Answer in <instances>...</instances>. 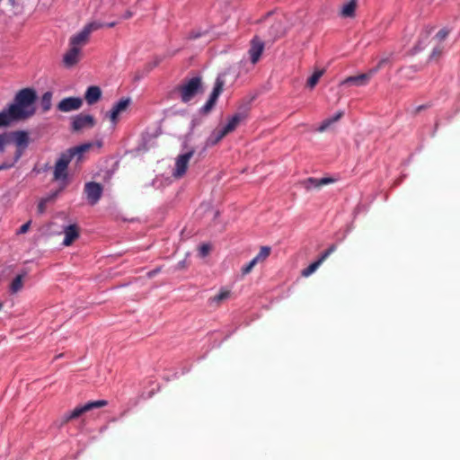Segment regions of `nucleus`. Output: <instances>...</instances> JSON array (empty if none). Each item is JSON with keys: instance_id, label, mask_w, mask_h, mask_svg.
I'll use <instances>...</instances> for the list:
<instances>
[{"instance_id": "1", "label": "nucleus", "mask_w": 460, "mask_h": 460, "mask_svg": "<svg viewBox=\"0 0 460 460\" xmlns=\"http://www.w3.org/2000/svg\"><path fill=\"white\" fill-rule=\"evenodd\" d=\"M36 91L32 88H23L14 96L13 102L8 106L11 111L22 121L35 114Z\"/></svg>"}, {"instance_id": "2", "label": "nucleus", "mask_w": 460, "mask_h": 460, "mask_svg": "<svg viewBox=\"0 0 460 460\" xmlns=\"http://www.w3.org/2000/svg\"><path fill=\"white\" fill-rule=\"evenodd\" d=\"M91 144H83L62 153L55 164L53 172V180L57 181H66L67 179L68 164L72 159L77 156V160L81 159L82 155L88 151Z\"/></svg>"}, {"instance_id": "3", "label": "nucleus", "mask_w": 460, "mask_h": 460, "mask_svg": "<svg viewBox=\"0 0 460 460\" xmlns=\"http://www.w3.org/2000/svg\"><path fill=\"white\" fill-rule=\"evenodd\" d=\"M102 26L103 24L98 22L87 23L79 32L69 39V47H75L82 50L83 47L89 42L91 33L99 30Z\"/></svg>"}, {"instance_id": "4", "label": "nucleus", "mask_w": 460, "mask_h": 460, "mask_svg": "<svg viewBox=\"0 0 460 460\" xmlns=\"http://www.w3.org/2000/svg\"><path fill=\"white\" fill-rule=\"evenodd\" d=\"M108 404V402L106 400H98V401H93L88 402L84 405L76 406L73 411L66 412L61 418H60V426L66 425L67 422H69L72 420L77 419L80 416H82L84 413L90 411L96 408H102Z\"/></svg>"}, {"instance_id": "5", "label": "nucleus", "mask_w": 460, "mask_h": 460, "mask_svg": "<svg viewBox=\"0 0 460 460\" xmlns=\"http://www.w3.org/2000/svg\"><path fill=\"white\" fill-rule=\"evenodd\" d=\"M10 143L13 142L16 146L13 160L18 162L23 155L30 144L29 133L25 130L8 131Z\"/></svg>"}, {"instance_id": "6", "label": "nucleus", "mask_w": 460, "mask_h": 460, "mask_svg": "<svg viewBox=\"0 0 460 460\" xmlns=\"http://www.w3.org/2000/svg\"><path fill=\"white\" fill-rule=\"evenodd\" d=\"M201 88V78L195 76L178 87L181 99L183 102L192 100Z\"/></svg>"}, {"instance_id": "7", "label": "nucleus", "mask_w": 460, "mask_h": 460, "mask_svg": "<svg viewBox=\"0 0 460 460\" xmlns=\"http://www.w3.org/2000/svg\"><path fill=\"white\" fill-rule=\"evenodd\" d=\"M250 107L243 105L238 109V111L234 113L227 121V123L222 128L227 134L234 132L239 124L244 121L249 115Z\"/></svg>"}, {"instance_id": "8", "label": "nucleus", "mask_w": 460, "mask_h": 460, "mask_svg": "<svg viewBox=\"0 0 460 460\" xmlns=\"http://www.w3.org/2000/svg\"><path fill=\"white\" fill-rule=\"evenodd\" d=\"M84 191L86 195L88 202L91 205H95L102 198L103 188L98 182L90 181L85 183Z\"/></svg>"}, {"instance_id": "9", "label": "nucleus", "mask_w": 460, "mask_h": 460, "mask_svg": "<svg viewBox=\"0 0 460 460\" xmlns=\"http://www.w3.org/2000/svg\"><path fill=\"white\" fill-rule=\"evenodd\" d=\"M95 125V119L92 115L79 114L73 118L71 128L74 132L81 131L84 128H92Z\"/></svg>"}, {"instance_id": "10", "label": "nucleus", "mask_w": 460, "mask_h": 460, "mask_svg": "<svg viewBox=\"0 0 460 460\" xmlns=\"http://www.w3.org/2000/svg\"><path fill=\"white\" fill-rule=\"evenodd\" d=\"M193 155L194 151L190 150L185 154L178 155L175 161V169L172 173L175 178H181L186 173L190 160Z\"/></svg>"}, {"instance_id": "11", "label": "nucleus", "mask_w": 460, "mask_h": 460, "mask_svg": "<svg viewBox=\"0 0 460 460\" xmlns=\"http://www.w3.org/2000/svg\"><path fill=\"white\" fill-rule=\"evenodd\" d=\"M337 245L332 244L326 251H324L320 258L314 262L311 263L307 268L304 269L301 272L303 277H309L312 275L322 264L323 262L336 251Z\"/></svg>"}, {"instance_id": "12", "label": "nucleus", "mask_w": 460, "mask_h": 460, "mask_svg": "<svg viewBox=\"0 0 460 460\" xmlns=\"http://www.w3.org/2000/svg\"><path fill=\"white\" fill-rule=\"evenodd\" d=\"M264 50V42L257 36L251 40V46L248 50L250 60L252 64H256Z\"/></svg>"}, {"instance_id": "13", "label": "nucleus", "mask_w": 460, "mask_h": 460, "mask_svg": "<svg viewBox=\"0 0 460 460\" xmlns=\"http://www.w3.org/2000/svg\"><path fill=\"white\" fill-rule=\"evenodd\" d=\"M83 105V100L79 97H67L58 104V110L62 112H70L79 110Z\"/></svg>"}, {"instance_id": "14", "label": "nucleus", "mask_w": 460, "mask_h": 460, "mask_svg": "<svg viewBox=\"0 0 460 460\" xmlns=\"http://www.w3.org/2000/svg\"><path fill=\"white\" fill-rule=\"evenodd\" d=\"M335 181L336 180L332 177H324L322 179L310 177V178L305 179L302 182V185L305 190H310L313 188L320 189L324 185H328V184L335 182Z\"/></svg>"}, {"instance_id": "15", "label": "nucleus", "mask_w": 460, "mask_h": 460, "mask_svg": "<svg viewBox=\"0 0 460 460\" xmlns=\"http://www.w3.org/2000/svg\"><path fill=\"white\" fill-rule=\"evenodd\" d=\"M129 104H130V99L123 98V99L119 100V102H117L116 104L113 105L112 109L111 110V111L109 113V118L113 124L117 123L119 115L121 112L125 111L128 109V107L129 106Z\"/></svg>"}, {"instance_id": "16", "label": "nucleus", "mask_w": 460, "mask_h": 460, "mask_svg": "<svg viewBox=\"0 0 460 460\" xmlns=\"http://www.w3.org/2000/svg\"><path fill=\"white\" fill-rule=\"evenodd\" d=\"M373 73L369 70L368 73L360 74L358 75L349 76L341 81V85L354 84L357 86H362L367 84L368 81L372 77Z\"/></svg>"}, {"instance_id": "17", "label": "nucleus", "mask_w": 460, "mask_h": 460, "mask_svg": "<svg viewBox=\"0 0 460 460\" xmlns=\"http://www.w3.org/2000/svg\"><path fill=\"white\" fill-rule=\"evenodd\" d=\"M81 51L82 50L75 47H69V49L66 52V54L63 57V62L65 66L67 67H71L77 64L81 58Z\"/></svg>"}, {"instance_id": "18", "label": "nucleus", "mask_w": 460, "mask_h": 460, "mask_svg": "<svg viewBox=\"0 0 460 460\" xmlns=\"http://www.w3.org/2000/svg\"><path fill=\"white\" fill-rule=\"evenodd\" d=\"M65 239L63 244L65 246L71 245L79 237V228L76 225H69L64 228Z\"/></svg>"}, {"instance_id": "19", "label": "nucleus", "mask_w": 460, "mask_h": 460, "mask_svg": "<svg viewBox=\"0 0 460 460\" xmlns=\"http://www.w3.org/2000/svg\"><path fill=\"white\" fill-rule=\"evenodd\" d=\"M20 121L17 117L11 111L9 106L0 111V128H6L13 122Z\"/></svg>"}, {"instance_id": "20", "label": "nucleus", "mask_w": 460, "mask_h": 460, "mask_svg": "<svg viewBox=\"0 0 460 460\" xmlns=\"http://www.w3.org/2000/svg\"><path fill=\"white\" fill-rule=\"evenodd\" d=\"M102 97V91L99 86L92 85L87 88L84 99L89 105L96 103Z\"/></svg>"}, {"instance_id": "21", "label": "nucleus", "mask_w": 460, "mask_h": 460, "mask_svg": "<svg viewBox=\"0 0 460 460\" xmlns=\"http://www.w3.org/2000/svg\"><path fill=\"white\" fill-rule=\"evenodd\" d=\"M358 6V0H349L341 10V16L344 18H353Z\"/></svg>"}, {"instance_id": "22", "label": "nucleus", "mask_w": 460, "mask_h": 460, "mask_svg": "<svg viewBox=\"0 0 460 460\" xmlns=\"http://www.w3.org/2000/svg\"><path fill=\"white\" fill-rule=\"evenodd\" d=\"M225 80L221 76H217L212 93L209 95L208 101L217 103L219 95L224 90Z\"/></svg>"}, {"instance_id": "23", "label": "nucleus", "mask_w": 460, "mask_h": 460, "mask_svg": "<svg viewBox=\"0 0 460 460\" xmlns=\"http://www.w3.org/2000/svg\"><path fill=\"white\" fill-rule=\"evenodd\" d=\"M228 134L223 129H215L207 140L208 146H215L220 142Z\"/></svg>"}, {"instance_id": "24", "label": "nucleus", "mask_w": 460, "mask_h": 460, "mask_svg": "<svg viewBox=\"0 0 460 460\" xmlns=\"http://www.w3.org/2000/svg\"><path fill=\"white\" fill-rule=\"evenodd\" d=\"M344 115V112L342 111H338L333 117L324 119L321 125L318 128L319 132H324L327 130L331 125H332L334 122L338 121L340 119L342 118Z\"/></svg>"}, {"instance_id": "25", "label": "nucleus", "mask_w": 460, "mask_h": 460, "mask_svg": "<svg viewBox=\"0 0 460 460\" xmlns=\"http://www.w3.org/2000/svg\"><path fill=\"white\" fill-rule=\"evenodd\" d=\"M284 30L280 22H275L271 24L269 30V36L272 40L279 38L283 35Z\"/></svg>"}, {"instance_id": "26", "label": "nucleus", "mask_w": 460, "mask_h": 460, "mask_svg": "<svg viewBox=\"0 0 460 460\" xmlns=\"http://www.w3.org/2000/svg\"><path fill=\"white\" fill-rule=\"evenodd\" d=\"M25 274H20V275H17L12 281L11 285H10V291L12 293H17L18 291H20L22 287H23V277H24Z\"/></svg>"}, {"instance_id": "27", "label": "nucleus", "mask_w": 460, "mask_h": 460, "mask_svg": "<svg viewBox=\"0 0 460 460\" xmlns=\"http://www.w3.org/2000/svg\"><path fill=\"white\" fill-rule=\"evenodd\" d=\"M270 252L271 248L270 246H262L253 260L256 263L262 262L270 256Z\"/></svg>"}, {"instance_id": "28", "label": "nucleus", "mask_w": 460, "mask_h": 460, "mask_svg": "<svg viewBox=\"0 0 460 460\" xmlns=\"http://www.w3.org/2000/svg\"><path fill=\"white\" fill-rule=\"evenodd\" d=\"M231 296V291L228 289H221L217 295L210 298L212 303L220 304L223 301L228 299Z\"/></svg>"}, {"instance_id": "29", "label": "nucleus", "mask_w": 460, "mask_h": 460, "mask_svg": "<svg viewBox=\"0 0 460 460\" xmlns=\"http://www.w3.org/2000/svg\"><path fill=\"white\" fill-rule=\"evenodd\" d=\"M393 56H394V54L390 53V54L383 57L379 60V62L377 63L376 66H375L374 68L370 69V71L373 73V75L376 74L381 68H383L385 65L391 64L392 60H393Z\"/></svg>"}, {"instance_id": "30", "label": "nucleus", "mask_w": 460, "mask_h": 460, "mask_svg": "<svg viewBox=\"0 0 460 460\" xmlns=\"http://www.w3.org/2000/svg\"><path fill=\"white\" fill-rule=\"evenodd\" d=\"M52 93L46 92L41 97V107L43 111H48L51 107Z\"/></svg>"}, {"instance_id": "31", "label": "nucleus", "mask_w": 460, "mask_h": 460, "mask_svg": "<svg viewBox=\"0 0 460 460\" xmlns=\"http://www.w3.org/2000/svg\"><path fill=\"white\" fill-rule=\"evenodd\" d=\"M10 144L8 131L0 133V154L5 152L6 146Z\"/></svg>"}, {"instance_id": "32", "label": "nucleus", "mask_w": 460, "mask_h": 460, "mask_svg": "<svg viewBox=\"0 0 460 460\" xmlns=\"http://www.w3.org/2000/svg\"><path fill=\"white\" fill-rule=\"evenodd\" d=\"M323 72L322 70L315 71L307 80V85L310 88H314L318 83L319 79L323 75Z\"/></svg>"}, {"instance_id": "33", "label": "nucleus", "mask_w": 460, "mask_h": 460, "mask_svg": "<svg viewBox=\"0 0 460 460\" xmlns=\"http://www.w3.org/2000/svg\"><path fill=\"white\" fill-rule=\"evenodd\" d=\"M257 263L255 262V261L252 259L249 263H247L246 265H244L241 271H242V274L244 276V275H247L249 274L252 269L255 267Z\"/></svg>"}, {"instance_id": "34", "label": "nucleus", "mask_w": 460, "mask_h": 460, "mask_svg": "<svg viewBox=\"0 0 460 460\" xmlns=\"http://www.w3.org/2000/svg\"><path fill=\"white\" fill-rule=\"evenodd\" d=\"M51 197L42 199L38 204V212L43 214L46 210L47 203L51 200Z\"/></svg>"}, {"instance_id": "35", "label": "nucleus", "mask_w": 460, "mask_h": 460, "mask_svg": "<svg viewBox=\"0 0 460 460\" xmlns=\"http://www.w3.org/2000/svg\"><path fill=\"white\" fill-rule=\"evenodd\" d=\"M215 105L216 103L208 100L204 106L200 109L201 113L205 115L208 114L215 107Z\"/></svg>"}, {"instance_id": "36", "label": "nucleus", "mask_w": 460, "mask_h": 460, "mask_svg": "<svg viewBox=\"0 0 460 460\" xmlns=\"http://www.w3.org/2000/svg\"><path fill=\"white\" fill-rule=\"evenodd\" d=\"M444 48L442 46H438L433 49L430 58L431 59H438L443 53Z\"/></svg>"}, {"instance_id": "37", "label": "nucleus", "mask_w": 460, "mask_h": 460, "mask_svg": "<svg viewBox=\"0 0 460 460\" xmlns=\"http://www.w3.org/2000/svg\"><path fill=\"white\" fill-rule=\"evenodd\" d=\"M449 34V31L446 28H443L438 31L436 34V39L438 41H443Z\"/></svg>"}, {"instance_id": "38", "label": "nucleus", "mask_w": 460, "mask_h": 460, "mask_svg": "<svg viewBox=\"0 0 460 460\" xmlns=\"http://www.w3.org/2000/svg\"><path fill=\"white\" fill-rule=\"evenodd\" d=\"M31 221L29 220L28 222H26L25 224H23L16 232V234H26L30 227H31Z\"/></svg>"}, {"instance_id": "39", "label": "nucleus", "mask_w": 460, "mask_h": 460, "mask_svg": "<svg viewBox=\"0 0 460 460\" xmlns=\"http://www.w3.org/2000/svg\"><path fill=\"white\" fill-rule=\"evenodd\" d=\"M209 251H210V246L207 243H204L199 247V253L202 257L207 256L208 254Z\"/></svg>"}, {"instance_id": "40", "label": "nucleus", "mask_w": 460, "mask_h": 460, "mask_svg": "<svg viewBox=\"0 0 460 460\" xmlns=\"http://www.w3.org/2000/svg\"><path fill=\"white\" fill-rule=\"evenodd\" d=\"M159 271H160V268H157V269H155V270H154L149 271V272L147 273V276H148L149 278H152V277H154L155 275H156Z\"/></svg>"}, {"instance_id": "41", "label": "nucleus", "mask_w": 460, "mask_h": 460, "mask_svg": "<svg viewBox=\"0 0 460 460\" xmlns=\"http://www.w3.org/2000/svg\"><path fill=\"white\" fill-rule=\"evenodd\" d=\"M10 167H11V165H9V164H1V165H0V171H1V170H4V169L10 168Z\"/></svg>"}, {"instance_id": "42", "label": "nucleus", "mask_w": 460, "mask_h": 460, "mask_svg": "<svg viewBox=\"0 0 460 460\" xmlns=\"http://www.w3.org/2000/svg\"><path fill=\"white\" fill-rule=\"evenodd\" d=\"M131 16H132V13H131V12H129V11H128V12L125 13V15H124V18H125V19H128V18H130Z\"/></svg>"}, {"instance_id": "43", "label": "nucleus", "mask_w": 460, "mask_h": 460, "mask_svg": "<svg viewBox=\"0 0 460 460\" xmlns=\"http://www.w3.org/2000/svg\"><path fill=\"white\" fill-rule=\"evenodd\" d=\"M424 108H425V107H424L423 105H420V106L417 107V109H416V112L420 111H421V110H423Z\"/></svg>"}, {"instance_id": "44", "label": "nucleus", "mask_w": 460, "mask_h": 460, "mask_svg": "<svg viewBox=\"0 0 460 460\" xmlns=\"http://www.w3.org/2000/svg\"><path fill=\"white\" fill-rule=\"evenodd\" d=\"M115 24H116V22H112L108 23L107 26L111 28V27H114Z\"/></svg>"}, {"instance_id": "45", "label": "nucleus", "mask_w": 460, "mask_h": 460, "mask_svg": "<svg viewBox=\"0 0 460 460\" xmlns=\"http://www.w3.org/2000/svg\"><path fill=\"white\" fill-rule=\"evenodd\" d=\"M3 308V304L0 303V310Z\"/></svg>"}]
</instances>
